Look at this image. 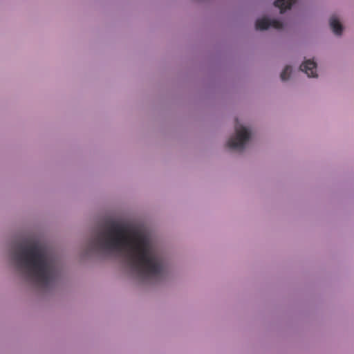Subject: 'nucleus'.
Segmentation results:
<instances>
[{
    "label": "nucleus",
    "instance_id": "8",
    "mask_svg": "<svg viewBox=\"0 0 354 354\" xmlns=\"http://www.w3.org/2000/svg\"><path fill=\"white\" fill-rule=\"evenodd\" d=\"M292 68L290 66H286L282 73H281V79L283 81L287 80L291 73Z\"/></svg>",
    "mask_w": 354,
    "mask_h": 354
},
{
    "label": "nucleus",
    "instance_id": "7",
    "mask_svg": "<svg viewBox=\"0 0 354 354\" xmlns=\"http://www.w3.org/2000/svg\"><path fill=\"white\" fill-rule=\"evenodd\" d=\"M295 3V0H276L274 3L276 7L280 9V12L283 13Z\"/></svg>",
    "mask_w": 354,
    "mask_h": 354
},
{
    "label": "nucleus",
    "instance_id": "3",
    "mask_svg": "<svg viewBox=\"0 0 354 354\" xmlns=\"http://www.w3.org/2000/svg\"><path fill=\"white\" fill-rule=\"evenodd\" d=\"M236 135L230 138L227 146L231 149L243 151L247 142L249 141L251 133L250 131L236 120L235 124Z\"/></svg>",
    "mask_w": 354,
    "mask_h": 354
},
{
    "label": "nucleus",
    "instance_id": "2",
    "mask_svg": "<svg viewBox=\"0 0 354 354\" xmlns=\"http://www.w3.org/2000/svg\"><path fill=\"white\" fill-rule=\"evenodd\" d=\"M11 260L17 270L39 286L48 288L57 278L55 262L36 242L16 245L11 252Z\"/></svg>",
    "mask_w": 354,
    "mask_h": 354
},
{
    "label": "nucleus",
    "instance_id": "5",
    "mask_svg": "<svg viewBox=\"0 0 354 354\" xmlns=\"http://www.w3.org/2000/svg\"><path fill=\"white\" fill-rule=\"evenodd\" d=\"M300 70L304 72L309 77H316L317 74V64L313 60H306L301 66Z\"/></svg>",
    "mask_w": 354,
    "mask_h": 354
},
{
    "label": "nucleus",
    "instance_id": "4",
    "mask_svg": "<svg viewBox=\"0 0 354 354\" xmlns=\"http://www.w3.org/2000/svg\"><path fill=\"white\" fill-rule=\"evenodd\" d=\"M255 27L257 30H266L270 27L276 29H281L283 28V24L277 19H270L266 17L259 19L256 21Z\"/></svg>",
    "mask_w": 354,
    "mask_h": 354
},
{
    "label": "nucleus",
    "instance_id": "1",
    "mask_svg": "<svg viewBox=\"0 0 354 354\" xmlns=\"http://www.w3.org/2000/svg\"><path fill=\"white\" fill-rule=\"evenodd\" d=\"M88 250L122 253L130 270L143 281L159 280L165 274L163 259L149 237L124 223L106 222V229L89 240Z\"/></svg>",
    "mask_w": 354,
    "mask_h": 354
},
{
    "label": "nucleus",
    "instance_id": "6",
    "mask_svg": "<svg viewBox=\"0 0 354 354\" xmlns=\"http://www.w3.org/2000/svg\"><path fill=\"white\" fill-rule=\"evenodd\" d=\"M330 26L333 32L337 35H341L343 30V26L335 16H332L330 19Z\"/></svg>",
    "mask_w": 354,
    "mask_h": 354
}]
</instances>
